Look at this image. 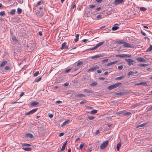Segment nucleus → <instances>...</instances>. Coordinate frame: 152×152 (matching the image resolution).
<instances>
[{
  "label": "nucleus",
  "mask_w": 152,
  "mask_h": 152,
  "mask_svg": "<svg viewBox=\"0 0 152 152\" xmlns=\"http://www.w3.org/2000/svg\"><path fill=\"white\" fill-rule=\"evenodd\" d=\"M117 43L118 44H123V46L126 48H134L133 45H132L129 43H128L123 41L119 40L117 42Z\"/></svg>",
  "instance_id": "1"
},
{
  "label": "nucleus",
  "mask_w": 152,
  "mask_h": 152,
  "mask_svg": "<svg viewBox=\"0 0 152 152\" xmlns=\"http://www.w3.org/2000/svg\"><path fill=\"white\" fill-rule=\"evenodd\" d=\"M121 84V83H118L109 86L107 88L109 90H112L114 88H117Z\"/></svg>",
  "instance_id": "2"
},
{
  "label": "nucleus",
  "mask_w": 152,
  "mask_h": 152,
  "mask_svg": "<svg viewBox=\"0 0 152 152\" xmlns=\"http://www.w3.org/2000/svg\"><path fill=\"white\" fill-rule=\"evenodd\" d=\"M108 143V141L107 140L104 142L100 146V148L102 149H104L106 148L107 146Z\"/></svg>",
  "instance_id": "3"
},
{
  "label": "nucleus",
  "mask_w": 152,
  "mask_h": 152,
  "mask_svg": "<svg viewBox=\"0 0 152 152\" xmlns=\"http://www.w3.org/2000/svg\"><path fill=\"white\" fill-rule=\"evenodd\" d=\"M104 56V54L103 53L99 54L96 55L94 56H91L90 57V58L91 59L97 58L101 57H103Z\"/></svg>",
  "instance_id": "4"
},
{
  "label": "nucleus",
  "mask_w": 152,
  "mask_h": 152,
  "mask_svg": "<svg viewBox=\"0 0 152 152\" xmlns=\"http://www.w3.org/2000/svg\"><path fill=\"white\" fill-rule=\"evenodd\" d=\"M115 56L116 57H119L121 58L129 57H130V56L128 55L125 54L116 55Z\"/></svg>",
  "instance_id": "5"
},
{
  "label": "nucleus",
  "mask_w": 152,
  "mask_h": 152,
  "mask_svg": "<svg viewBox=\"0 0 152 152\" xmlns=\"http://www.w3.org/2000/svg\"><path fill=\"white\" fill-rule=\"evenodd\" d=\"M124 1V0H115L114 4L115 5H117L123 3Z\"/></svg>",
  "instance_id": "6"
},
{
  "label": "nucleus",
  "mask_w": 152,
  "mask_h": 152,
  "mask_svg": "<svg viewBox=\"0 0 152 152\" xmlns=\"http://www.w3.org/2000/svg\"><path fill=\"white\" fill-rule=\"evenodd\" d=\"M126 60L129 66H130L131 65L133 64V62H135L134 60L131 59H126Z\"/></svg>",
  "instance_id": "7"
},
{
  "label": "nucleus",
  "mask_w": 152,
  "mask_h": 152,
  "mask_svg": "<svg viewBox=\"0 0 152 152\" xmlns=\"http://www.w3.org/2000/svg\"><path fill=\"white\" fill-rule=\"evenodd\" d=\"M99 68V67L97 66H96L94 67H91V68L89 69L88 71V72H92L94 70L98 69Z\"/></svg>",
  "instance_id": "8"
},
{
  "label": "nucleus",
  "mask_w": 152,
  "mask_h": 152,
  "mask_svg": "<svg viewBox=\"0 0 152 152\" xmlns=\"http://www.w3.org/2000/svg\"><path fill=\"white\" fill-rule=\"evenodd\" d=\"M66 43L65 42H64L62 43L61 48V50L66 49L68 48V46L66 45Z\"/></svg>",
  "instance_id": "9"
},
{
  "label": "nucleus",
  "mask_w": 152,
  "mask_h": 152,
  "mask_svg": "<svg viewBox=\"0 0 152 152\" xmlns=\"http://www.w3.org/2000/svg\"><path fill=\"white\" fill-rule=\"evenodd\" d=\"M25 137H28L31 138H32L34 137L33 135L30 133H26L25 134Z\"/></svg>",
  "instance_id": "10"
},
{
  "label": "nucleus",
  "mask_w": 152,
  "mask_h": 152,
  "mask_svg": "<svg viewBox=\"0 0 152 152\" xmlns=\"http://www.w3.org/2000/svg\"><path fill=\"white\" fill-rule=\"evenodd\" d=\"M137 60L138 61L142 62H144L145 61V59L141 57L137 58Z\"/></svg>",
  "instance_id": "11"
},
{
  "label": "nucleus",
  "mask_w": 152,
  "mask_h": 152,
  "mask_svg": "<svg viewBox=\"0 0 152 152\" xmlns=\"http://www.w3.org/2000/svg\"><path fill=\"white\" fill-rule=\"evenodd\" d=\"M39 103V102H37L34 101L31 103V105L32 106H34L38 104Z\"/></svg>",
  "instance_id": "12"
},
{
  "label": "nucleus",
  "mask_w": 152,
  "mask_h": 152,
  "mask_svg": "<svg viewBox=\"0 0 152 152\" xmlns=\"http://www.w3.org/2000/svg\"><path fill=\"white\" fill-rule=\"evenodd\" d=\"M12 39L15 43H18V40L16 39L15 36H13L12 37Z\"/></svg>",
  "instance_id": "13"
},
{
  "label": "nucleus",
  "mask_w": 152,
  "mask_h": 152,
  "mask_svg": "<svg viewBox=\"0 0 152 152\" xmlns=\"http://www.w3.org/2000/svg\"><path fill=\"white\" fill-rule=\"evenodd\" d=\"M22 149L26 151H30L31 150V148L29 147H23Z\"/></svg>",
  "instance_id": "14"
},
{
  "label": "nucleus",
  "mask_w": 152,
  "mask_h": 152,
  "mask_svg": "<svg viewBox=\"0 0 152 152\" xmlns=\"http://www.w3.org/2000/svg\"><path fill=\"white\" fill-rule=\"evenodd\" d=\"M117 62H118V61H114L111 62H110V63H108L106 65V66H110V65H112L115 64V63H117Z\"/></svg>",
  "instance_id": "15"
},
{
  "label": "nucleus",
  "mask_w": 152,
  "mask_h": 152,
  "mask_svg": "<svg viewBox=\"0 0 152 152\" xmlns=\"http://www.w3.org/2000/svg\"><path fill=\"white\" fill-rule=\"evenodd\" d=\"M38 109V108H36L30 111L31 115L35 113Z\"/></svg>",
  "instance_id": "16"
},
{
  "label": "nucleus",
  "mask_w": 152,
  "mask_h": 152,
  "mask_svg": "<svg viewBox=\"0 0 152 152\" xmlns=\"http://www.w3.org/2000/svg\"><path fill=\"white\" fill-rule=\"evenodd\" d=\"M104 43L103 42H99L96 45V48H98L100 47L101 45H103Z\"/></svg>",
  "instance_id": "17"
},
{
  "label": "nucleus",
  "mask_w": 152,
  "mask_h": 152,
  "mask_svg": "<svg viewBox=\"0 0 152 152\" xmlns=\"http://www.w3.org/2000/svg\"><path fill=\"white\" fill-rule=\"evenodd\" d=\"M69 120H67L64 121L62 124H61L62 126H65L66 125L68 124L69 123Z\"/></svg>",
  "instance_id": "18"
},
{
  "label": "nucleus",
  "mask_w": 152,
  "mask_h": 152,
  "mask_svg": "<svg viewBox=\"0 0 152 152\" xmlns=\"http://www.w3.org/2000/svg\"><path fill=\"white\" fill-rule=\"evenodd\" d=\"M126 94V92H118L116 94V95H123Z\"/></svg>",
  "instance_id": "19"
},
{
  "label": "nucleus",
  "mask_w": 152,
  "mask_h": 152,
  "mask_svg": "<svg viewBox=\"0 0 152 152\" xmlns=\"http://www.w3.org/2000/svg\"><path fill=\"white\" fill-rule=\"evenodd\" d=\"M66 143V142H64V144L62 146V148L61 150V151H62L65 149Z\"/></svg>",
  "instance_id": "20"
},
{
  "label": "nucleus",
  "mask_w": 152,
  "mask_h": 152,
  "mask_svg": "<svg viewBox=\"0 0 152 152\" xmlns=\"http://www.w3.org/2000/svg\"><path fill=\"white\" fill-rule=\"evenodd\" d=\"M41 80V77H37L34 80V82H37Z\"/></svg>",
  "instance_id": "21"
},
{
  "label": "nucleus",
  "mask_w": 152,
  "mask_h": 152,
  "mask_svg": "<svg viewBox=\"0 0 152 152\" xmlns=\"http://www.w3.org/2000/svg\"><path fill=\"white\" fill-rule=\"evenodd\" d=\"M76 97H79L81 98H83L85 96V95L83 94H77L75 96Z\"/></svg>",
  "instance_id": "22"
},
{
  "label": "nucleus",
  "mask_w": 152,
  "mask_h": 152,
  "mask_svg": "<svg viewBox=\"0 0 152 152\" xmlns=\"http://www.w3.org/2000/svg\"><path fill=\"white\" fill-rule=\"evenodd\" d=\"M22 145L23 147H29L31 146V144H27V143H22Z\"/></svg>",
  "instance_id": "23"
},
{
  "label": "nucleus",
  "mask_w": 152,
  "mask_h": 152,
  "mask_svg": "<svg viewBox=\"0 0 152 152\" xmlns=\"http://www.w3.org/2000/svg\"><path fill=\"white\" fill-rule=\"evenodd\" d=\"M7 63V62L6 61H3L0 64V67H1L4 66Z\"/></svg>",
  "instance_id": "24"
},
{
  "label": "nucleus",
  "mask_w": 152,
  "mask_h": 152,
  "mask_svg": "<svg viewBox=\"0 0 152 152\" xmlns=\"http://www.w3.org/2000/svg\"><path fill=\"white\" fill-rule=\"evenodd\" d=\"M16 10L15 9H12L10 11V13L12 15H13L15 14V12Z\"/></svg>",
  "instance_id": "25"
},
{
  "label": "nucleus",
  "mask_w": 152,
  "mask_h": 152,
  "mask_svg": "<svg viewBox=\"0 0 152 152\" xmlns=\"http://www.w3.org/2000/svg\"><path fill=\"white\" fill-rule=\"evenodd\" d=\"M121 144L120 143H119L118 144H117V150L118 151H119V149H120V147L121 146Z\"/></svg>",
  "instance_id": "26"
},
{
  "label": "nucleus",
  "mask_w": 152,
  "mask_h": 152,
  "mask_svg": "<svg viewBox=\"0 0 152 152\" xmlns=\"http://www.w3.org/2000/svg\"><path fill=\"white\" fill-rule=\"evenodd\" d=\"M152 50V45H150V46L149 48H148L147 50L146 51L147 52H149Z\"/></svg>",
  "instance_id": "27"
},
{
  "label": "nucleus",
  "mask_w": 152,
  "mask_h": 152,
  "mask_svg": "<svg viewBox=\"0 0 152 152\" xmlns=\"http://www.w3.org/2000/svg\"><path fill=\"white\" fill-rule=\"evenodd\" d=\"M97 112V110H93L90 112V113L92 114H96Z\"/></svg>",
  "instance_id": "28"
},
{
  "label": "nucleus",
  "mask_w": 152,
  "mask_h": 152,
  "mask_svg": "<svg viewBox=\"0 0 152 152\" xmlns=\"http://www.w3.org/2000/svg\"><path fill=\"white\" fill-rule=\"evenodd\" d=\"M146 124L145 123H143L142 124L138 125L136 126V127L138 128L140 127H142L145 125Z\"/></svg>",
  "instance_id": "29"
},
{
  "label": "nucleus",
  "mask_w": 152,
  "mask_h": 152,
  "mask_svg": "<svg viewBox=\"0 0 152 152\" xmlns=\"http://www.w3.org/2000/svg\"><path fill=\"white\" fill-rule=\"evenodd\" d=\"M140 10L141 11H145L147 10V9L145 7H141L140 8Z\"/></svg>",
  "instance_id": "30"
},
{
  "label": "nucleus",
  "mask_w": 152,
  "mask_h": 152,
  "mask_svg": "<svg viewBox=\"0 0 152 152\" xmlns=\"http://www.w3.org/2000/svg\"><path fill=\"white\" fill-rule=\"evenodd\" d=\"M97 84V83L96 82H94L91 83L90 84V86H96Z\"/></svg>",
  "instance_id": "31"
},
{
  "label": "nucleus",
  "mask_w": 152,
  "mask_h": 152,
  "mask_svg": "<svg viewBox=\"0 0 152 152\" xmlns=\"http://www.w3.org/2000/svg\"><path fill=\"white\" fill-rule=\"evenodd\" d=\"M119 28V27L117 26H114L113 27L112 29L113 31H115Z\"/></svg>",
  "instance_id": "32"
},
{
  "label": "nucleus",
  "mask_w": 152,
  "mask_h": 152,
  "mask_svg": "<svg viewBox=\"0 0 152 152\" xmlns=\"http://www.w3.org/2000/svg\"><path fill=\"white\" fill-rule=\"evenodd\" d=\"M124 110L118 112L116 113V114H117V115H119L120 114H122L123 115V113H124Z\"/></svg>",
  "instance_id": "33"
},
{
  "label": "nucleus",
  "mask_w": 152,
  "mask_h": 152,
  "mask_svg": "<svg viewBox=\"0 0 152 152\" xmlns=\"http://www.w3.org/2000/svg\"><path fill=\"white\" fill-rule=\"evenodd\" d=\"M83 62L82 61H79L77 64V66H81L83 65Z\"/></svg>",
  "instance_id": "34"
},
{
  "label": "nucleus",
  "mask_w": 152,
  "mask_h": 152,
  "mask_svg": "<svg viewBox=\"0 0 152 152\" xmlns=\"http://www.w3.org/2000/svg\"><path fill=\"white\" fill-rule=\"evenodd\" d=\"M85 143L83 142H81L79 146V148L80 149H82L83 147L84 146Z\"/></svg>",
  "instance_id": "35"
},
{
  "label": "nucleus",
  "mask_w": 152,
  "mask_h": 152,
  "mask_svg": "<svg viewBox=\"0 0 152 152\" xmlns=\"http://www.w3.org/2000/svg\"><path fill=\"white\" fill-rule=\"evenodd\" d=\"M84 91L85 92L87 93H91L92 92V91L91 90H89L86 89H84Z\"/></svg>",
  "instance_id": "36"
},
{
  "label": "nucleus",
  "mask_w": 152,
  "mask_h": 152,
  "mask_svg": "<svg viewBox=\"0 0 152 152\" xmlns=\"http://www.w3.org/2000/svg\"><path fill=\"white\" fill-rule=\"evenodd\" d=\"M131 113L130 112H127L126 113H123V115H129L131 114Z\"/></svg>",
  "instance_id": "37"
},
{
  "label": "nucleus",
  "mask_w": 152,
  "mask_h": 152,
  "mask_svg": "<svg viewBox=\"0 0 152 152\" xmlns=\"http://www.w3.org/2000/svg\"><path fill=\"white\" fill-rule=\"evenodd\" d=\"M17 11L18 13L20 14L21 13L22 10L21 9L18 8L17 9Z\"/></svg>",
  "instance_id": "38"
},
{
  "label": "nucleus",
  "mask_w": 152,
  "mask_h": 152,
  "mask_svg": "<svg viewBox=\"0 0 152 152\" xmlns=\"http://www.w3.org/2000/svg\"><path fill=\"white\" fill-rule=\"evenodd\" d=\"M147 65V64H140L139 65V66H140L145 67Z\"/></svg>",
  "instance_id": "39"
},
{
  "label": "nucleus",
  "mask_w": 152,
  "mask_h": 152,
  "mask_svg": "<svg viewBox=\"0 0 152 152\" xmlns=\"http://www.w3.org/2000/svg\"><path fill=\"white\" fill-rule=\"evenodd\" d=\"M134 73V72H133L131 71L128 73L127 75L128 76H130V75H133Z\"/></svg>",
  "instance_id": "40"
},
{
  "label": "nucleus",
  "mask_w": 152,
  "mask_h": 152,
  "mask_svg": "<svg viewBox=\"0 0 152 152\" xmlns=\"http://www.w3.org/2000/svg\"><path fill=\"white\" fill-rule=\"evenodd\" d=\"M5 12L4 11H1L0 12V15L2 16L5 15Z\"/></svg>",
  "instance_id": "41"
},
{
  "label": "nucleus",
  "mask_w": 152,
  "mask_h": 152,
  "mask_svg": "<svg viewBox=\"0 0 152 152\" xmlns=\"http://www.w3.org/2000/svg\"><path fill=\"white\" fill-rule=\"evenodd\" d=\"M96 48H96V47L95 46L94 47L89 49V50H94L96 49Z\"/></svg>",
  "instance_id": "42"
},
{
  "label": "nucleus",
  "mask_w": 152,
  "mask_h": 152,
  "mask_svg": "<svg viewBox=\"0 0 152 152\" xmlns=\"http://www.w3.org/2000/svg\"><path fill=\"white\" fill-rule=\"evenodd\" d=\"M95 118L94 117V116H88V118L90 120H92L94 119Z\"/></svg>",
  "instance_id": "43"
},
{
  "label": "nucleus",
  "mask_w": 152,
  "mask_h": 152,
  "mask_svg": "<svg viewBox=\"0 0 152 152\" xmlns=\"http://www.w3.org/2000/svg\"><path fill=\"white\" fill-rule=\"evenodd\" d=\"M39 73V71H37L34 74V76H37L38 75Z\"/></svg>",
  "instance_id": "44"
},
{
  "label": "nucleus",
  "mask_w": 152,
  "mask_h": 152,
  "mask_svg": "<svg viewBox=\"0 0 152 152\" xmlns=\"http://www.w3.org/2000/svg\"><path fill=\"white\" fill-rule=\"evenodd\" d=\"M87 101L86 100H83L82 101L80 102V104H84Z\"/></svg>",
  "instance_id": "45"
},
{
  "label": "nucleus",
  "mask_w": 152,
  "mask_h": 152,
  "mask_svg": "<svg viewBox=\"0 0 152 152\" xmlns=\"http://www.w3.org/2000/svg\"><path fill=\"white\" fill-rule=\"evenodd\" d=\"M123 68V66L122 65H120L119 66H118V68L119 70H121Z\"/></svg>",
  "instance_id": "46"
},
{
  "label": "nucleus",
  "mask_w": 152,
  "mask_h": 152,
  "mask_svg": "<svg viewBox=\"0 0 152 152\" xmlns=\"http://www.w3.org/2000/svg\"><path fill=\"white\" fill-rule=\"evenodd\" d=\"M123 77H124V76H120L119 77H117V78H116V80H120V79H122Z\"/></svg>",
  "instance_id": "47"
},
{
  "label": "nucleus",
  "mask_w": 152,
  "mask_h": 152,
  "mask_svg": "<svg viewBox=\"0 0 152 152\" xmlns=\"http://www.w3.org/2000/svg\"><path fill=\"white\" fill-rule=\"evenodd\" d=\"M102 16V15H98L96 16V18L97 19H99Z\"/></svg>",
  "instance_id": "48"
},
{
  "label": "nucleus",
  "mask_w": 152,
  "mask_h": 152,
  "mask_svg": "<svg viewBox=\"0 0 152 152\" xmlns=\"http://www.w3.org/2000/svg\"><path fill=\"white\" fill-rule=\"evenodd\" d=\"M141 85H143L144 86H145L147 84V83L146 82H141Z\"/></svg>",
  "instance_id": "49"
},
{
  "label": "nucleus",
  "mask_w": 152,
  "mask_h": 152,
  "mask_svg": "<svg viewBox=\"0 0 152 152\" xmlns=\"http://www.w3.org/2000/svg\"><path fill=\"white\" fill-rule=\"evenodd\" d=\"M41 1H38L37 4L36 6H38L39 5L41 4Z\"/></svg>",
  "instance_id": "50"
},
{
  "label": "nucleus",
  "mask_w": 152,
  "mask_h": 152,
  "mask_svg": "<svg viewBox=\"0 0 152 152\" xmlns=\"http://www.w3.org/2000/svg\"><path fill=\"white\" fill-rule=\"evenodd\" d=\"M71 69H66V70L65 71V72L66 73H68L69 72L70 70Z\"/></svg>",
  "instance_id": "51"
},
{
  "label": "nucleus",
  "mask_w": 152,
  "mask_h": 152,
  "mask_svg": "<svg viewBox=\"0 0 152 152\" xmlns=\"http://www.w3.org/2000/svg\"><path fill=\"white\" fill-rule=\"evenodd\" d=\"M108 60V59H104L102 61V62L103 63H105V62L107 61Z\"/></svg>",
  "instance_id": "52"
},
{
  "label": "nucleus",
  "mask_w": 152,
  "mask_h": 152,
  "mask_svg": "<svg viewBox=\"0 0 152 152\" xmlns=\"http://www.w3.org/2000/svg\"><path fill=\"white\" fill-rule=\"evenodd\" d=\"M95 7V5H90V7L91 8H94Z\"/></svg>",
  "instance_id": "53"
},
{
  "label": "nucleus",
  "mask_w": 152,
  "mask_h": 152,
  "mask_svg": "<svg viewBox=\"0 0 152 152\" xmlns=\"http://www.w3.org/2000/svg\"><path fill=\"white\" fill-rule=\"evenodd\" d=\"M78 39H79L78 37H76L75 39H74V41L75 42H77L78 41Z\"/></svg>",
  "instance_id": "54"
},
{
  "label": "nucleus",
  "mask_w": 152,
  "mask_h": 152,
  "mask_svg": "<svg viewBox=\"0 0 152 152\" xmlns=\"http://www.w3.org/2000/svg\"><path fill=\"white\" fill-rule=\"evenodd\" d=\"M64 134V133L63 132H61L60 133H59V137H61L62 136H63Z\"/></svg>",
  "instance_id": "55"
},
{
  "label": "nucleus",
  "mask_w": 152,
  "mask_h": 152,
  "mask_svg": "<svg viewBox=\"0 0 152 152\" xmlns=\"http://www.w3.org/2000/svg\"><path fill=\"white\" fill-rule=\"evenodd\" d=\"M102 1V0H96V2L98 3H101Z\"/></svg>",
  "instance_id": "56"
},
{
  "label": "nucleus",
  "mask_w": 152,
  "mask_h": 152,
  "mask_svg": "<svg viewBox=\"0 0 152 152\" xmlns=\"http://www.w3.org/2000/svg\"><path fill=\"white\" fill-rule=\"evenodd\" d=\"M141 34L143 35V36H145L146 35V34L144 32H143L142 30H141Z\"/></svg>",
  "instance_id": "57"
},
{
  "label": "nucleus",
  "mask_w": 152,
  "mask_h": 152,
  "mask_svg": "<svg viewBox=\"0 0 152 152\" xmlns=\"http://www.w3.org/2000/svg\"><path fill=\"white\" fill-rule=\"evenodd\" d=\"M10 69V67L9 66H6L5 67V69L7 70H8Z\"/></svg>",
  "instance_id": "58"
},
{
  "label": "nucleus",
  "mask_w": 152,
  "mask_h": 152,
  "mask_svg": "<svg viewBox=\"0 0 152 152\" xmlns=\"http://www.w3.org/2000/svg\"><path fill=\"white\" fill-rule=\"evenodd\" d=\"M24 94V93L22 92L20 93V94L19 96L20 97H21V96H23Z\"/></svg>",
  "instance_id": "59"
},
{
  "label": "nucleus",
  "mask_w": 152,
  "mask_h": 152,
  "mask_svg": "<svg viewBox=\"0 0 152 152\" xmlns=\"http://www.w3.org/2000/svg\"><path fill=\"white\" fill-rule=\"evenodd\" d=\"M25 114L26 115H31V114H30V111H29V112H28L26 113Z\"/></svg>",
  "instance_id": "60"
},
{
  "label": "nucleus",
  "mask_w": 152,
  "mask_h": 152,
  "mask_svg": "<svg viewBox=\"0 0 152 152\" xmlns=\"http://www.w3.org/2000/svg\"><path fill=\"white\" fill-rule=\"evenodd\" d=\"M56 103L58 104H60L62 103V102L60 100H57L56 101Z\"/></svg>",
  "instance_id": "61"
},
{
  "label": "nucleus",
  "mask_w": 152,
  "mask_h": 152,
  "mask_svg": "<svg viewBox=\"0 0 152 152\" xmlns=\"http://www.w3.org/2000/svg\"><path fill=\"white\" fill-rule=\"evenodd\" d=\"M53 116V115L52 114H49V117L50 118H52Z\"/></svg>",
  "instance_id": "62"
},
{
  "label": "nucleus",
  "mask_w": 152,
  "mask_h": 152,
  "mask_svg": "<svg viewBox=\"0 0 152 152\" xmlns=\"http://www.w3.org/2000/svg\"><path fill=\"white\" fill-rule=\"evenodd\" d=\"M99 130H97L95 132V134L97 135L99 133Z\"/></svg>",
  "instance_id": "63"
},
{
  "label": "nucleus",
  "mask_w": 152,
  "mask_h": 152,
  "mask_svg": "<svg viewBox=\"0 0 152 152\" xmlns=\"http://www.w3.org/2000/svg\"><path fill=\"white\" fill-rule=\"evenodd\" d=\"M69 85V83H66L64 84V86H67Z\"/></svg>",
  "instance_id": "64"
}]
</instances>
